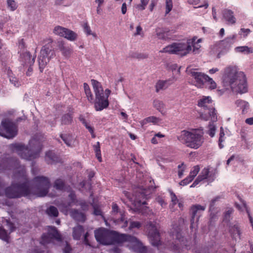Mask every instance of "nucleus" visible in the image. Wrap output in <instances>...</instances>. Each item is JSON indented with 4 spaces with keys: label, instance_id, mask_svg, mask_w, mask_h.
<instances>
[{
    "label": "nucleus",
    "instance_id": "1",
    "mask_svg": "<svg viewBox=\"0 0 253 253\" xmlns=\"http://www.w3.org/2000/svg\"><path fill=\"white\" fill-rule=\"evenodd\" d=\"M14 182L6 189L5 195L10 198H19L22 196L32 199L34 197H43L46 195L50 186L49 179L44 176H37L31 185L26 175L23 167L17 168L14 175Z\"/></svg>",
    "mask_w": 253,
    "mask_h": 253
},
{
    "label": "nucleus",
    "instance_id": "2",
    "mask_svg": "<svg viewBox=\"0 0 253 253\" xmlns=\"http://www.w3.org/2000/svg\"><path fill=\"white\" fill-rule=\"evenodd\" d=\"M223 85L233 91L244 93L248 91L246 79L244 73L238 72L236 67H228L225 69L223 77Z\"/></svg>",
    "mask_w": 253,
    "mask_h": 253
},
{
    "label": "nucleus",
    "instance_id": "3",
    "mask_svg": "<svg viewBox=\"0 0 253 253\" xmlns=\"http://www.w3.org/2000/svg\"><path fill=\"white\" fill-rule=\"evenodd\" d=\"M12 147L13 151L22 158L27 160H32L38 157L42 149L40 141L35 138L30 140L29 147H26L22 144H15Z\"/></svg>",
    "mask_w": 253,
    "mask_h": 253
},
{
    "label": "nucleus",
    "instance_id": "4",
    "mask_svg": "<svg viewBox=\"0 0 253 253\" xmlns=\"http://www.w3.org/2000/svg\"><path fill=\"white\" fill-rule=\"evenodd\" d=\"M95 98L94 101V107L96 111H100L108 107L109 105L108 97L111 93L109 89L103 90L101 83L95 80H91Z\"/></svg>",
    "mask_w": 253,
    "mask_h": 253
},
{
    "label": "nucleus",
    "instance_id": "5",
    "mask_svg": "<svg viewBox=\"0 0 253 253\" xmlns=\"http://www.w3.org/2000/svg\"><path fill=\"white\" fill-rule=\"evenodd\" d=\"M178 139L185 143L187 146L195 149L199 148L204 142L203 135L197 130H183L178 137Z\"/></svg>",
    "mask_w": 253,
    "mask_h": 253
},
{
    "label": "nucleus",
    "instance_id": "6",
    "mask_svg": "<svg viewBox=\"0 0 253 253\" xmlns=\"http://www.w3.org/2000/svg\"><path fill=\"white\" fill-rule=\"evenodd\" d=\"M192 42V40H187L186 41L174 42L160 50V52L185 56L191 51Z\"/></svg>",
    "mask_w": 253,
    "mask_h": 253
},
{
    "label": "nucleus",
    "instance_id": "7",
    "mask_svg": "<svg viewBox=\"0 0 253 253\" xmlns=\"http://www.w3.org/2000/svg\"><path fill=\"white\" fill-rule=\"evenodd\" d=\"M78 201L75 198V194L71 192L69 195L68 201L67 203L61 204L59 208L60 211L65 214H70L71 216L76 220L80 221H84L85 220V216L81 212H79L77 210H70V207L74 205H78Z\"/></svg>",
    "mask_w": 253,
    "mask_h": 253
},
{
    "label": "nucleus",
    "instance_id": "8",
    "mask_svg": "<svg viewBox=\"0 0 253 253\" xmlns=\"http://www.w3.org/2000/svg\"><path fill=\"white\" fill-rule=\"evenodd\" d=\"M45 42L46 43L42 47L38 57L39 68L41 72L43 71L47 63L55 55L54 48L52 45V40L47 39L45 41Z\"/></svg>",
    "mask_w": 253,
    "mask_h": 253
},
{
    "label": "nucleus",
    "instance_id": "9",
    "mask_svg": "<svg viewBox=\"0 0 253 253\" xmlns=\"http://www.w3.org/2000/svg\"><path fill=\"white\" fill-rule=\"evenodd\" d=\"M198 106L205 110L201 115V118L205 121L211 120L212 122L217 120L215 109L212 105V100L210 96H203L198 101Z\"/></svg>",
    "mask_w": 253,
    "mask_h": 253
},
{
    "label": "nucleus",
    "instance_id": "10",
    "mask_svg": "<svg viewBox=\"0 0 253 253\" xmlns=\"http://www.w3.org/2000/svg\"><path fill=\"white\" fill-rule=\"evenodd\" d=\"M117 240L119 242H127V246L137 253H144L146 252V248L143 246L135 237L126 234H121L118 236Z\"/></svg>",
    "mask_w": 253,
    "mask_h": 253
},
{
    "label": "nucleus",
    "instance_id": "11",
    "mask_svg": "<svg viewBox=\"0 0 253 253\" xmlns=\"http://www.w3.org/2000/svg\"><path fill=\"white\" fill-rule=\"evenodd\" d=\"M17 132L16 125L10 119H3L0 126V135L7 138H12L15 137Z\"/></svg>",
    "mask_w": 253,
    "mask_h": 253
},
{
    "label": "nucleus",
    "instance_id": "12",
    "mask_svg": "<svg viewBox=\"0 0 253 253\" xmlns=\"http://www.w3.org/2000/svg\"><path fill=\"white\" fill-rule=\"evenodd\" d=\"M173 228L172 236L175 240L169 243V248L174 252L179 253L183 246H187V245L185 244L184 238L181 235L180 228L177 227L175 228L174 227Z\"/></svg>",
    "mask_w": 253,
    "mask_h": 253
},
{
    "label": "nucleus",
    "instance_id": "13",
    "mask_svg": "<svg viewBox=\"0 0 253 253\" xmlns=\"http://www.w3.org/2000/svg\"><path fill=\"white\" fill-rule=\"evenodd\" d=\"M215 177V171L210 168L203 169L197 178L190 186V187H194L202 181H206L208 183L212 182Z\"/></svg>",
    "mask_w": 253,
    "mask_h": 253
},
{
    "label": "nucleus",
    "instance_id": "14",
    "mask_svg": "<svg viewBox=\"0 0 253 253\" xmlns=\"http://www.w3.org/2000/svg\"><path fill=\"white\" fill-rule=\"evenodd\" d=\"M186 72L193 79L192 84L198 87H202L208 76L197 71L196 69H191L189 67L186 69Z\"/></svg>",
    "mask_w": 253,
    "mask_h": 253
},
{
    "label": "nucleus",
    "instance_id": "15",
    "mask_svg": "<svg viewBox=\"0 0 253 253\" xmlns=\"http://www.w3.org/2000/svg\"><path fill=\"white\" fill-rule=\"evenodd\" d=\"M47 235L44 234L42 237L40 243L43 245L53 242L54 240L60 241L61 237L60 235L57 232L56 229L54 227L49 226L47 227Z\"/></svg>",
    "mask_w": 253,
    "mask_h": 253
},
{
    "label": "nucleus",
    "instance_id": "16",
    "mask_svg": "<svg viewBox=\"0 0 253 253\" xmlns=\"http://www.w3.org/2000/svg\"><path fill=\"white\" fill-rule=\"evenodd\" d=\"M95 237L97 242L103 245H110L113 242L112 232L104 228L96 230Z\"/></svg>",
    "mask_w": 253,
    "mask_h": 253
},
{
    "label": "nucleus",
    "instance_id": "17",
    "mask_svg": "<svg viewBox=\"0 0 253 253\" xmlns=\"http://www.w3.org/2000/svg\"><path fill=\"white\" fill-rule=\"evenodd\" d=\"M147 230L148 236L151 244L153 246H158L160 242L159 233L155 224L149 223L146 227Z\"/></svg>",
    "mask_w": 253,
    "mask_h": 253
},
{
    "label": "nucleus",
    "instance_id": "18",
    "mask_svg": "<svg viewBox=\"0 0 253 253\" xmlns=\"http://www.w3.org/2000/svg\"><path fill=\"white\" fill-rule=\"evenodd\" d=\"M206 209L205 206L201 205H195L191 208L192 214L191 220L190 228L192 231H196L197 228V222L199 218L201 215V212L204 211Z\"/></svg>",
    "mask_w": 253,
    "mask_h": 253
},
{
    "label": "nucleus",
    "instance_id": "19",
    "mask_svg": "<svg viewBox=\"0 0 253 253\" xmlns=\"http://www.w3.org/2000/svg\"><path fill=\"white\" fill-rule=\"evenodd\" d=\"M53 33L60 37H64L70 41H74L77 38V34L74 32L60 26H56Z\"/></svg>",
    "mask_w": 253,
    "mask_h": 253
},
{
    "label": "nucleus",
    "instance_id": "20",
    "mask_svg": "<svg viewBox=\"0 0 253 253\" xmlns=\"http://www.w3.org/2000/svg\"><path fill=\"white\" fill-rule=\"evenodd\" d=\"M118 206L114 204L112 206V214L115 215L116 214H118L120 218L117 219L116 218H113L114 222L117 224H122L121 227L122 228H125L127 226V221L125 220L124 215L122 211H118Z\"/></svg>",
    "mask_w": 253,
    "mask_h": 253
},
{
    "label": "nucleus",
    "instance_id": "21",
    "mask_svg": "<svg viewBox=\"0 0 253 253\" xmlns=\"http://www.w3.org/2000/svg\"><path fill=\"white\" fill-rule=\"evenodd\" d=\"M229 232L231 237L235 240L240 238L241 232L238 223L233 222L231 223L229 227Z\"/></svg>",
    "mask_w": 253,
    "mask_h": 253
},
{
    "label": "nucleus",
    "instance_id": "22",
    "mask_svg": "<svg viewBox=\"0 0 253 253\" xmlns=\"http://www.w3.org/2000/svg\"><path fill=\"white\" fill-rule=\"evenodd\" d=\"M236 37V35H233L228 37L224 40L220 41L219 42V47L225 49H229L231 45L233 44Z\"/></svg>",
    "mask_w": 253,
    "mask_h": 253
},
{
    "label": "nucleus",
    "instance_id": "23",
    "mask_svg": "<svg viewBox=\"0 0 253 253\" xmlns=\"http://www.w3.org/2000/svg\"><path fill=\"white\" fill-rule=\"evenodd\" d=\"M61 137L65 143L69 147H74L77 144L75 137L72 135L61 134Z\"/></svg>",
    "mask_w": 253,
    "mask_h": 253
},
{
    "label": "nucleus",
    "instance_id": "24",
    "mask_svg": "<svg viewBox=\"0 0 253 253\" xmlns=\"http://www.w3.org/2000/svg\"><path fill=\"white\" fill-rule=\"evenodd\" d=\"M36 56H32L29 52L26 51L21 56L22 61L26 65L31 66L35 62Z\"/></svg>",
    "mask_w": 253,
    "mask_h": 253
},
{
    "label": "nucleus",
    "instance_id": "25",
    "mask_svg": "<svg viewBox=\"0 0 253 253\" xmlns=\"http://www.w3.org/2000/svg\"><path fill=\"white\" fill-rule=\"evenodd\" d=\"M235 104L237 107L241 110L242 114H245L248 112L250 109V105L248 102L243 100H237Z\"/></svg>",
    "mask_w": 253,
    "mask_h": 253
},
{
    "label": "nucleus",
    "instance_id": "26",
    "mask_svg": "<svg viewBox=\"0 0 253 253\" xmlns=\"http://www.w3.org/2000/svg\"><path fill=\"white\" fill-rule=\"evenodd\" d=\"M223 17L228 24H234L236 23V18L233 15V12L230 10L226 9L224 11Z\"/></svg>",
    "mask_w": 253,
    "mask_h": 253
},
{
    "label": "nucleus",
    "instance_id": "27",
    "mask_svg": "<svg viewBox=\"0 0 253 253\" xmlns=\"http://www.w3.org/2000/svg\"><path fill=\"white\" fill-rule=\"evenodd\" d=\"M171 84V82L170 80L159 81L156 84V91L159 92L160 90L166 89Z\"/></svg>",
    "mask_w": 253,
    "mask_h": 253
},
{
    "label": "nucleus",
    "instance_id": "28",
    "mask_svg": "<svg viewBox=\"0 0 253 253\" xmlns=\"http://www.w3.org/2000/svg\"><path fill=\"white\" fill-rule=\"evenodd\" d=\"M162 121V120L155 116H150L145 118L143 120L141 124L142 126L147 124V123H152L153 125H159Z\"/></svg>",
    "mask_w": 253,
    "mask_h": 253
},
{
    "label": "nucleus",
    "instance_id": "29",
    "mask_svg": "<svg viewBox=\"0 0 253 253\" xmlns=\"http://www.w3.org/2000/svg\"><path fill=\"white\" fill-rule=\"evenodd\" d=\"M189 40H192L193 42L191 44V47H193L192 51L194 54H198L200 52L201 45L200 43H201L202 41V39H199L197 40L196 37H194L192 39H190Z\"/></svg>",
    "mask_w": 253,
    "mask_h": 253
},
{
    "label": "nucleus",
    "instance_id": "30",
    "mask_svg": "<svg viewBox=\"0 0 253 253\" xmlns=\"http://www.w3.org/2000/svg\"><path fill=\"white\" fill-rule=\"evenodd\" d=\"M125 196L129 200L130 202L136 207H139L141 205H145L146 203L145 201H141L138 198L135 197L134 199L130 197V194L126 191L124 192Z\"/></svg>",
    "mask_w": 253,
    "mask_h": 253
},
{
    "label": "nucleus",
    "instance_id": "31",
    "mask_svg": "<svg viewBox=\"0 0 253 253\" xmlns=\"http://www.w3.org/2000/svg\"><path fill=\"white\" fill-rule=\"evenodd\" d=\"M58 47L61 51L62 55L66 57H69L72 52V49L71 47L65 46L62 42L59 43Z\"/></svg>",
    "mask_w": 253,
    "mask_h": 253
},
{
    "label": "nucleus",
    "instance_id": "32",
    "mask_svg": "<svg viewBox=\"0 0 253 253\" xmlns=\"http://www.w3.org/2000/svg\"><path fill=\"white\" fill-rule=\"evenodd\" d=\"M156 34L159 39L166 40L169 38V31L163 28H157Z\"/></svg>",
    "mask_w": 253,
    "mask_h": 253
},
{
    "label": "nucleus",
    "instance_id": "33",
    "mask_svg": "<svg viewBox=\"0 0 253 253\" xmlns=\"http://www.w3.org/2000/svg\"><path fill=\"white\" fill-rule=\"evenodd\" d=\"M235 51L238 53L250 54L253 53V48L247 46H237L235 48Z\"/></svg>",
    "mask_w": 253,
    "mask_h": 253
},
{
    "label": "nucleus",
    "instance_id": "34",
    "mask_svg": "<svg viewBox=\"0 0 253 253\" xmlns=\"http://www.w3.org/2000/svg\"><path fill=\"white\" fill-rule=\"evenodd\" d=\"M154 106L163 115H165L166 114V110L165 108V105L162 101L160 100H155L154 101Z\"/></svg>",
    "mask_w": 253,
    "mask_h": 253
},
{
    "label": "nucleus",
    "instance_id": "35",
    "mask_svg": "<svg viewBox=\"0 0 253 253\" xmlns=\"http://www.w3.org/2000/svg\"><path fill=\"white\" fill-rule=\"evenodd\" d=\"M84 232L83 227L82 226L78 225L73 229V236L75 239H80L82 233Z\"/></svg>",
    "mask_w": 253,
    "mask_h": 253
},
{
    "label": "nucleus",
    "instance_id": "36",
    "mask_svg": "<svg viewBox=\"0 0 253 253\" xmlns=\"http://www.w3.org/2000/svg\"><path fill=\"white\" fill-rule=\"evenodd\" d=\"M84 88L88 101L90 102H93V96L88 85L86 83L84 84Z\"/></svg>",
    "mask_w": 253,
    "mask_h": 253
},
{
    "label": "nucleus",
    "instance_id": "37",
    "mask_svg": "<svg viewBox=\"0 0 253 253\" xmlns=\"http://www.w3.org/2000/svg\"><path fill=\"white\" fill-rule=\"evenodd\" d=\"M56 157L52 151L46 152L45 155V160L48 163H52L56 161Z\"/></svg>",
    "mask_w": 253,
    "mask_h": 253
},
{
    "label": "nucleus",
    "instance_id": "38",
    "mask_svg": "<svg viewBox=\"0 0 253 253\" xmlns=\"http://www.w3.org/2000/svg\"><path fill=\"white\" fill-rule=\"evenodd\" d=\"M84 31L87 36L91 35L93 38H97V36L95 33L93 32L87 23H84L83 25Z\"/></svg>",
    "mask_w": 253,
    "mask_h": 253
},
{
    "label": "nucleus",
    "instance_id": "39",
    "mask_svg": "<svg viewBox=\"0 0 253 253\" xmlns=\"http://www.w3.org/2000/svg\"><path fill=\"white\" fill-rule=\"evenodd\" d=\"M238 198L239 200V203H238L237 202L235 203V206L236 208L241 211H244V210H247V208L246 207V204L244 202L243 200L241 198V197L238 196ZM248 212V211H247Z\"/></svg>",
    "mask_w": 253,
    "mask_h": 253
},
{
    "label": "nucleus",
    "instance_id": "40",
    "mask_svg": "<svg viewBox=\"0 0 253 253\" xmlns=\"http://www.w3.org/2000/svg\"><path fill=\"white\" fill-rule=\"evenodd\" d=\"M94 150L95 152L96 157L98 160L99 162H101L102 158H101V150H100V143L99 142H97L94 146Z\"/></svg>",
    "mask_w": 253,
    "mask_h": 253
},
{
    "label": "nucleus",
    "instance_id": "41",
    "mask_svg": "<svg viewBox=\"0 0 253 253\" xmlns=\"http://www.w3.org/2000/svg\"><path fill=\"white\" fill-rule=\"evenodd\" d=\"M11 74H12V73H11V71H8V75L9 76V81L10 83L16 87L19 86L21 84L20 82L15 77L11 75Z\"/></svg>",
    "mask_w": 253,
    "mask_h": 253
},
{
    "label": "nucleus",
    "instance_id": "42",
    "mask_svg": "<svg viewBox=\"0 0 253 253\" xmlns=\"http://www.w3.org/2000/svg\"><path fill=\"white\" fill-rule=\"evenodd\" d=\"M165 137V135L163 134L161 132L156 133L154 137L151 139V142L152 144H156L159 142H160V139Z\"/></svg>",
    "mask_w": 253,
    "mask_h": 253
},
{
    "label": "nucleus",
    "instance_id": "43",
    "mask_svg": "<svg viewBox=\"0 0 253 253\" xmlns=\"http://www.w3.org/2000/svg\"><path fill=\"white\" fill-rule=\"evenodd\" d=\"M46 212L49 216L56 217L57 216L58 214V211L57 208L53 206H50L47 209Z\"/></svg>",
    "mask_w": 253,
    "mask_h": 253
},
{
    "label": "nucleus",
    "instance_id": "44",
    "mask_svg": "<svg viewBox=\"0 0 253 253\" xmlns=\"http://www.w3.org/2000/svg\"><path fill=\"white\" fill-rule=\"evenodd\" d=\"M200 169L199 166H195L191 170L189 174V178L193 179L197 175Z\"/></svg>",
    "mask_w": 253,
    "mask_h": 253
},
{
    "label": "nucleus",
    "instance_id": "45",
    "mask_svg": "<svg viewBox=\"0 0 253 253\" xmlns=\"http://www.w3.org/2000/svg\"><path fill=\"white\" fill-rule=\"evenodd\" d=\"M225 140V133L222 127H220L218 145L220 149L223 147L222 142Z\"/></svg>",
    "mask_w": 253,
    "mask_h": 253
},
{
    "label": "nucleus",
    "instance_id": "46",
    "mask_svg": "<svg viewBox=\"0 0 253 253\" xmlns=\"http://www.w3.org/2000/svg\"><path fill=\"white\" fill-rule=\"evenodd\" d=\"M0 238L8 242L9 239L8 234L5 229L0 227Z\"/></svg>",
    "mask_w": 253,
    "mask_h": 253
},
{
    "label": "nucleus",
    "instance_id": "47",
    "mask_svg": "<svg viewBox=\"0 0 253 253\" xmlns=\"http://www.w3.org/2000/svg\"><path fill=\"white\" fill-rule=\"evenodd\" d=\"M208 134L211 136L213 137L216 130V127L213 123H210L208 126Z\"/></svg>",
    "mask_w": 253,
    "mask_h": 253
},
{
    "label": "nucleus",
    "instance_id": "48",
    "mask_svg": "<svg viewBox=\"0 0 253 253\" xmlns=\"http://www.w3.org/2000/svg\"><path fill=\"white\" fill-rule=\"evenodd\" d=\"M7 4L8 8L11 11L15 10L17 7V3L15 2L14 0H7Z\"/></svg>",
    "mask_w": 253,
    "mask_h": 253
},
{
    "label": "nucleus",
    "instance_id": "49",
    "mask_svg": "<svg viewBox=\"0 0 253 253\" xmlns=\"http://www.w3.org/2000/svg\"><path fill=\"white\" fill-rule=\"evenodd\" d=\"M64 184L61 179H57L54 183V187L57 190H61L63 189Z\"/></svg>",
    "mask_w": 253,
    "mask_h": 253
},
{
    "label": "nucleus",
    "instance_id": "50",
    "mask_svg": "<svg viewBox=\"0 0 253 253\" xmlns=\"http://www.w3.org/2000/svg\"><path fill=\"white\" fill-rule=\"evenodd\" d=\"M189 2L194 5L195 8L205 7L207 8L209 5L207 3H205L204 5H198L200 3V0H191Z\"/></svg>",
    "mask_w": 253,
    "mask_h": 253
},
{
    "label": "nucleus",
    "instance_id": "51",
    "mask_svg": "<svg viewBox=\"0 0 253 253\" xmlns=\"http://www.w3.org/2000/svg\"><path fill=\"white\" fill-rule=\"evenodd\" d=\"M173 7L172 0H166V14H168Z\"/></svg>",
    "mask_w": 253,
    "mask_h": 253
},
{
    "label": "nucleus",
    "instance_id": "52",
    "mask_svg": "<svg viewBox=\"0 0 253 253\" xmlns=\"http://www.w3.org/2000/svg\"><path fill=\"white\" fill-rule=\"evenodd\" d=\"M149 1V0H140L141 3L137 5L136 8L140 10H144L147 5Z\"/></svg>",
    "mask_w": 253,
    "mask_h": 253
},
{
    "label": "nucleus",
    "instance_id": "53",
    "mask_svg": "<svg viewBox=\"0 0 253 253\" xmlns=\"http://www.w3.org/2000/svg\"><path fill=\"white\" fill-rule=\"evenodd\" d=\"M251 30L249 29H241L239 31V34L243 38H246L248 35L250 33Z\"/></svg>",
    "mask_w": 253,
    "mask_h": 253
},
{
    "label": "nucleus",
    "instance_id": "54",
    "mask_svg": "<svg viewBox=\"0 0 253 253\" xmlns=\"http://www.w3.org/2000/svg\"><path fill=\"white\" fill-rule=\"evenodd\" d=\"M206 82H207L210 89H214L216 88V84L215 82L209 76L208 79H206Z\"/></svg>",
    "mask_w": 253,
    "mask_h": 253
},
{
    "label": "nucleus",
    "instance_id": "55",
    "mask_svg": "<svg viewBox=\"0 0 253 253\" xmlns=\"http://www.w3.org/2000/svg\"><path fill=\"white\" fill-rule=\"evenodd\" d=\"M233 209L231 208L227 209L224 215V220L228 221L230 217V215L233 212Z\"/></svg>",
    "mask_w": 253,
    "mask_h": 253
},
{
    "label": "nucleus",
    "instance_id": "56",
    "mask_svg": "<svg viewBox=\"0 0 253 253\" xmlns=\"http://www.w3.org/2000/svg\"><path fill=\"white\" fill-rule=\"evenodd\" d=\"M72 117L69 114L64 116L62 119V123L64 124H68L71 122Z\"/></svg>",
    "mask_w": 253,
    "mask_h": 253
},
{
    "label": "nucleus",
    "instance_id": "57",
    "mask_svg": "<svg viewBox=\"0 0 253 253\" xmlns=\"http://www.w3.org/2000/svg\"><path fill=\"white\" fill-rule=\"evenodd\" d=\"M178 175L179 178H181L183 175L184 171L185 169V166L183 164L178 166Z\"/></svg>",
    "mask_w": 253,
    "mask_h": 253
},
{
    "label": "nucleus",
    "instance_id": "58",
    "mask_svg": "<svg viewBox=\"0 0 253 253\" xmlns=\"http://www.w3.org/2000/svg\"><path fill=\"white\" fill-rule=\"evenodd\" d=\"M84 124L85 127L88 130V131L91 133L92 137L93 138H94L95 137V135L94 133L93 128L90 125L87 124V123L84 122Z\"/></svg>",
    "mask_w": 253,
    "mask_h": 253
},
{
    "label": "nucleus",
    "instance_id": "59",
    "mask_svg": "<svg viewBox=\"0 0 253 253\" xmlns=\"http://www.w3.org/2000/svg\"><path fill=\"white\" fill-rule=\"evenodd\" d=\"M84 124L85 127L88 130V131L91 133L92 137L93 138H94L95 137V135L94 133L93 128L90 125L87 124V123L84 122Z\"/></svg>",
    "mask_w": 253,
    "mask_h": 253
},
{
    "label": "nucleus",
    "instance_id": "60",
    "mask_svg": "<svg viewBox=\"0 0 253 253\" xmlns=\"http://www.w3.org/2000/svg\"><path fill=\"white\" fill-rule=\"evenodd\" d=\"M141 226V224L138 221H133L131 222L130 223V226H129V229H131L133 228H139Z\"/></svg>",
    "mask_w": 253,
    "mask_h": 253
},
{
    "label": "nucleus",
    "instance_id": "61",
    "mask_svg": "<svg viewBox=\"0 0 253 253\" xmlns=\"http://www.w3.org/2000/svg\"><path fill=\"white\" fill-rule=\"evenodd\" d=\"M5 222L6 223V228L9 229L10 232H12V231H13L14 229V226L13 224L11 222L9 221L8 220H5Z\"/></svg>",
    "mask_w": 253,
    "mask_h": 253
},
{
    "label": "nucleus",
    "instance_id": "62",
    "mask_svg": "<svg viewBox=\"0 0 253 253\" xmlns=\"http://www.w3.org/2000/svg\"><path fill=\"white\" fill-rule=\"evenodd\" d=\"M193 180V179H191L190 178H189V176H188L187 178L181 181L179 183V184L183 186L186 185L188 184H189L190 182H191Z\"/></svg>",
    "mask_w": 253,
    "mask_h": 253
},
{
    "label": "nucleus",
    "instance_id": "63",
    "mask_svg": "<svg viewBox=\"0 0 253 253\" xmlns=\"http://www.w3.org/2000/svg\"><path fill=\"white\" fill-rule=\"evenodd\" d=\"M169 68L172 71H176L177 73L180 72V67H178L176 64H171Z\"/></svg>",
    "mask_w": 253,
    "mask_h": 253
},
{
    "label": "nucleus",
    "instance_id": "64",
    "mask_svg": "<svg viewBox=\"0 0 253 253\" xmlns=\"http://www.w3.org/2000/svg\"><path fill=\"white\" fill-rule=\"evenodd\" d=\"M170 197H171V201L172 202V204L173 205H175L178 202V200L177 199L175 195L172 192H170Z\"/></svg>",
    "mask_w": 253,
    "mask_h": 253
}]
</instances>
